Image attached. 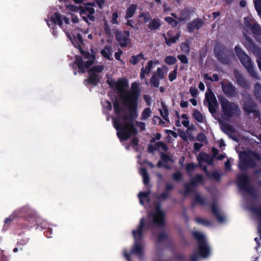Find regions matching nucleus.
<instances>
[{
    "label": "nucleus",
    "instance_id": "obj_1",
    "mask_svg": "<svg viewBox=\"0 0 261 261\" xmlns=\"http://www.w3.org/2000/svg\"><path fill=\"white\" fill-rule=\"evenodd\" d=\"M108 84L118 92L123 103L129 111L128 114L122 109L121 103L116 101L114 103L117 117L114 119V125L117 130V136L121 141L127 139L136 133L133 125V120L138 116L137 105L139 96V86L136 83L132 84L131 90L127 91L128 82L125 79L115 81L111 78L107 80Z\"/></svg>",
    "mask_w": 261,
    "mask_h": 261
},
{
    "label": "nucleus",
    "instance_id": "obj_2",
    "mask_svg": "<svg viewBox=\"0 0 261 261\" xmlns=\"http://www.w3.org/2000/svg\"><path fill=\"white\" fill-rule=\"evenodd\" d=\"M46 21L48 27L53 29L52 33L54 35H57L54 30L56 28V24H57L63 30L74 46L79 48L85 61H84L82 58L76 56L74 62L79 71L81 72H84L85 69H88L94 63L95 59V53L92 50H91V53H90L82 49L83 40L81 36L79 34H77L76 37H75V34L70 32L69 30L66 28V25L70 24L69 18L62 15L58 12H55L48 16V18L46 20Z\"/></svg>",
    "mask_w": 261,
    "mask_h": 261
},
{
    "label": "nucleus",
    "instance_id": "obj_3",
    "mask_svg": "<svg viewBox=\"0 0 261 261\" xmlns=\"http://www.w3.org/2000/svg\"><path fill=\"white\" fill-rule=\"evenodd\" d=\"M68 1L60 0V1L63 2L65 3V6L67 10L73 12H79L83 19L87 22H88L89 20H94L93 14L95 10L92 4H87L84 7H78L76 6L68 4L67 3Z\"/></svg>",
    "mask_w": 261,
    "mask_h": 261
},
{
    "label": "nucleus",
    "instance_id": "obj_4",
    "mask_svg": "<svg viewBox=\"0 0 261 261\" xmlns=\"http://www.w3.org/2000/svg\"><path fill=\"white\" fill-rule=\"evenodd\" d=\"M193 234L198 242V250L197 253H195L192 256L191 261H197L198 255L205 258L210 254L211 250L205 241V236L203 233L196 231L193 232Z\"/></svg>",
    "mask_w": 261,
    "mask_h": 261
},
{
    "label": "nucleus",
    "instance_id": "obj_5",
    "mask_svg": "<svg viewBox=\"0 0 261 261\" xmlns=\"http://www.w3.org/2000/svg\"><path fill=\"white\" fill-rule=\"evenodd\" d=\"M145 229L144 220L142 218L140 220V224L137 230L133 231V234L134 238L135 244L133 248L130 255H141L143 252V248L140 243V239L142 236L143 230Z\"/></svg>",
    "mask_w": 261,
    "mask_h": 261
},
{
    "label": "nucleus",
    "instance_id": "obj_6",
    "mask_svg": "<svg viewBox=\"0 0 261 261\" xmlns=\"http://www.w3.org/2000/svg\"><path fill=\"white\" fill-rule=\"evenodd\" d=\"M235 51L242 64L247 69L250 75L255 79H258L259 76L254 69L249 57L238 46H236Z\"/></svg>",
    "mask_w": 261,
    "mask_h": 261
},
{
    "label": "nucleus",
    "instance_id": "obj_7",
    "mask_svg": "<svg viewBox=\"0 0 261 261\" xmlns=\"http://www.w3.org/2000/svg\"><path fill=\"white\" fill-rule=\"evenodd\" d=\"M221 104L223 111L222 117L224 119H228L233 115L240 114V111L235 104L230 103L225 99L221 100Z\"/></svg>",
    "mask_w": 261,
    "mask_h": 261
},
{
    "label": "nucleus",
    "instance_id": "obj_8",
    "mask_svg": "<svg viewBox=\"0 0 261 261\" xmlns=\"http://www.w3.org/2000/svg\"><path fill=\"white\" fill-rule=\"evenodd\" d=\"M240 162L239 164L240 168L243 169L246 166H252L250 160L259 161L260 159L258 154L255 152L243 151L239 154Z\"/></svg>",
    "mask_w": 261,
    "mask_h": 261
},
{
    "label": "nucleus",
    "instance_id": "obj_9",
    "mask_svg": "<svg viewBox=\"0 0 261 261\" xmlns=\"http://www.w3.org/2000/svg\"><path fill=\"white\" fill-rule=\"evenodd\" d=\"M245 37L246 42L245 43V45L249 51H251L256 56L258 65L261 71V50L254 45L248 37Z\"/></svg>",
    "mask_w": 261,
    "mask_h": 261
},
{
    "label": "nucleus",
    "instance_id": "obj_10",
    "mask_svg": "<svg viewBox=\"0 0 261 261\" xmlns=\"http://www.w3.org/2000/svg\"><path fill=\"white\" fill-rule=\"evenodd\" d=\"M244 25L255 35H259L261 34V29L251 16H248L244 18Z\"/></svg>",
    "mask_w": 261,
    "mask_h": 261
},
{
    "label": "nucleus",
    "instance_id": "obj_11",
    "mask_svg": "<svg viewBox=\"0 0 261 261\" xmlns=\"http://www.w3.org/2000/svg\"><path fill=\"white\" fill-rule=\"evenodd\" d=\"M103 69V67L101 65H98L93 67L89 70V77L88 81L95 85L99 80V73Z\"/></svg>",
    "mask_w": 261,
    "mask_h": 261
},
{
    "label": "nucleus",
    "instance_id": "obj_12",
    "mask_svg": "<svg viewBox=\"0 0 261 261\" xmlns=\"http://www.w3.org/2000/svg\"><path fill=\"white\" fill-rule=\"evenodd\" d=\"M205 98L208 102L210 112L213 114H214L218 107L217 100L215 95L212 91H208L206 93Z\"/></svg>",
    "mask_w": 261,
    "mask_h": 261
},
{
    "label": "nucleus",
    "instance_id": "obj_13",
    "mask_svg": "<svg viewBox=\"0 0 261 261\" xmlns=\"http://www.w3.org/2000/svg\"><path fill=\"white\" fill-rule=\"evenodd\" d=\"M164 38L166 41V44L170 46L172 44L174 43L179 37V32L173 29L169 31L166 34L163 35Z\"/></svg>",
    "mask_w": 261,
    "mask_h": 261
},
{
    "label": "nucleus",
    "instance_id": "obj_14",
    "mask_svg": "<svg viewBox=\"0 0 261 261\" xmlns=\"http://www.w3.org/2000/svg\"><path fill=\"white\" fill-rule=\"evenodd\" d=\"M149 219L156 224H162L164 221V214L159 206H156L154 212L149 216Z\"/></svg>",
    "mask_w": 261,
    "mask_h": 261
},
{
    "label": "nucleus",
    "instance_id": "obj_15",
    "mask_svg": "<svg viewBox=\"0 0 261 261\" xmlns=\"http://www.w3.org/2000/svg\"><path fill=\"white\" fill-rule=\"evenodd\" d=\"M172 16L173 17H167L165 18V20L172 26H175L177 25L178 21H181L187 18V14L186 12H183L182 15L177 16L176 14L172 13Z\"/></svg>",
    "mask_w": 261,
    "mask_h": 261
},
{
    "label": "nucleus",
    "instance_id": "obj_16",
    "mask_svg": "<svg viewBox=\"0 0 261 261\" xmlns=\"http://www.w3.org/2000/svg\"><path fill=\"white\" fill-rule=\"evenodd\" d=\"M160 64V62L158 60L149 61L147 65L145 68H142L141 69V72L140 74V77L141 79L145 78V75L149 73L151 69L153 68V66Z\"/></svg>",
    "mask_w": 261,
    "mask_h": 261
},
{
    "label": "nucleus",
    "instance_id": "obj_17",
    "mask_svg": "<svg viewBox=\"0 0 261 261\" xmlns=\"http://www.w3.org/2000/svg\"><path fill=\"white\" fill-rule=\"evenodd\" d=\"M238 183L240 189L247 190L248 186V179L245 174L240 175L238 178Z\"/></svg>",
    "mask_w": 261,
    "mask_h": 261
},
{
    "label": "nucleus",
    "instance_id": "obj_18",
    "mask_svg": "<svg viewBox=\"0 0 261 261\" xmlns=\"http://www.w3.org/2000/svg\"><path fill=\"white\" fill-rule=\"evenodd\" d=\"M211 208L220 222L222 223L225 220V217L221 213L217 204H213Z\"/></svg>",
    "mask_w": 261,
    "mask_h": 261
},
{
    "label": "nucleus",
    "instance_id": "obj_19",
    "mask_svg": "<svg viewBox=\"0 0 261 261\" xmlns=\"http://www.w3.org/2000/svg\"><path fill=\"white\" fill-rule=\"evenodd\" d=\"M203 22L200 19H196L188 24V29L190 32L199 29L202 27Z\"/></svg>",
    "mask_w": 261,
    "mask_h": 261
},
{
    "label": "nucleus",
    "instance_id": "obj_20",
    "mask_svg": "<svg viewBox=\"0 0 261 261\" xmlns=\"http://www.w3.org/2000/svg\"><path fill=\"white\" fill-rule=\"evenodd\" d=\"M137 6L135 4L130 5L126 9L125 18L126 19L132 17L136 12Z\"/></svg>",
    "mask_w": 261,
    "mask_h": 261
},
{
    "label": "nucleus",
    "instance_id": "obj_21",
    "mask_svg": "<svg viewBox=\"0 0 261 261\" xmlns=\"http://www.w3.org/2000/svg\"><path fill=\"white\" fill-rule=\"evenodd\" d=\"M150 18L151 16L149 13L142 12L138 15V22L139 23H146L148 21Z\"/></svg>",
    "mask_w": 261,
    "mask_h": 261
},
{
    "label": "nucleus",
    "instance_id": "obj_22",
    "mask_svg": "<svg viewBox=\"0 0 261 261\" xmlns=\"http://www.w3.org/2000/svg\"><path fill=\"white\" fill-rule=\"evenodd\" d=\"M252 213L253 217L258 221V230L261 233V208L252 209Z\"/></svg>",
    "mask_w": 261,
    "mask_h": 261
},
{
    "label": "nucleus",
    "instance_id": "obj_23",
    "mask_svg": "<svg viewBox=\"0 0 261 261\" xmlns=\"http://www.w3.org/2000/svg\"><path fill=\"white\" fill-rule=\"evenodd\" d=\"M116 36L121 46H125L128 43V38L121 33H117Z\"/></svg>",
    "mask_w": 261,
    "mask_h": 261
},
{
    "label": "nucleus",
    "instance_id": "obj_24",
    "mask_svg": "<svg viewBox=\"0 0 261 261\" xmlns=\"http://www.w3.org/2000/svg\"><path fill=\"white\" fill-rule=\"evenodd\" d=\"M102 56L109 60L112 59V50L110 47L106 46L103 49H102L100 51Z\"/></svg>",
    "mask_w": 261,
    "mask_h": 261
},
{
    "label": "nucleus",
    "instance_id": "obj_25",
    "mask_svg": "<svg viewBox=\"0 0 261 261\" xmlns=\"http://www.w3.org/2000/svg\"><path fill=\"white\" fill-rule=\"evenodd\" d=\"M168 71V68L166 66H163L162 68H158L156 72L154 75H156V77L160 79H163L165 76V72L166 73Z\"/></svg>",
    "mask_w": 261,
    "mask_h": 261
},
{
    "label": "nucleus",
    "instance_id": "obj_26",
    "mask_svg": "<svg viewBox=\"0 0 261 261\" xmlns=\"http://www.w3.org/2000/svg\"><path fill=\"white\" fill-rule=\"evenodd\" d=\"M222 89L226 94L228 95H231L233 94L234 92V89L232 85L228 84L226 85L222 84Z\"/></svg>",
    "mask_w": 261,
    "mask_h": 261
},
{
    "label": "nucleus",
    "instance_id": "obj_27",
    "mask_svg": "<svg viewBox=\"0 0 261 261\" xmlns=\"http://www.w3.org/2000/svg\"><path fill=\"white\" fill-rule=\"evenodd\" d=\"M235 76L239 84L242 87H245L247 86V83L245 79L243 77L242 75L239 72L235 73Z\"/></svg>",
    "mask_w": 261,
    "mask_h": 261
},
{
    "label": "nucleus",
    "instance_id": "obj_28",
    "mask_svg": "<svg viewBox=\"0 0 261 261\" xmlns=\"http://www.w3.org/2000/svg\"><path fill=\"white\" fill-rule=\"evenodd\" d=\"M148 192H140L138 194L140 202L141 204H143L145 202L148 201Z\"/></svg>",
    "mask_w": 261,
    "mask_h": 261
},
{
    "label": "nucleus",
    "instance_id": "obj_29",
    "mask_svg": "<svg viewBox=\"0 0 261 261\" xmlns=\"http://www.w3.org/2000/svg\"><path fill=\"white\" fill-rule=\"evenodd\" d=\"M161 24L159 20L153 19L149 23L148 27L150 30H155L159 28Z\"/></svg>",
    "mask_w": 261,
    "mask_h": 261
},
{
    "label": "nucleus",
    "instance_id": "obj_30",
    "mask_svg": "<svg viewBox=\"0 0 261 261\" xmlns=\"http://www.w3.org/2000/svg\"><path fill=\"white\" fill-rule=\"evenodd\" d=\"M140 173L143 177L144 184L147 185L149 181V177L146 170L144 168H141Z\"/></svg>",
    "mask_w": 261,
    "mask_h": 261
},
{
    "label": "nucleus",
    "instance_id": "obj_31",
    "mask_svg": "<svg viewBox=\"0 0 261 261\" xmlns=\"http://www.w3.org/2000/svg\"><path fill=\"white\" fill-rule=\"evenodd\" d=\"M160 79L156 77V75H153L150 79V84L155 87H158L160 84Z\"/></svg>",
    "mask_w": 261,
    "mask_h": 261
},
{
    "label": "nucleus",
    "instance_id": "obj_32",
    "mask_svg": "<svg viewBox=\"0 0 261 261\" xmlns=\"http://www.w3.org/2000/svg\"><path fill=\"white\" fill-rule=\"evenodd\" d=\"M155 147L154 149H158L160 151H166L167 149V147L164 143L159 142L155 143Z\"/></svg>",
    "mask_w": 261,
    "mask_h": 261
},
{
    "label": "nucleus",
    "instance_id": "obj_33",
    "mask_svg": "<svg viewBox=\"0 0 261 261\" xmlns=\"http://www.w3.org/2000/svg\"><path fill=\"white\" fill-rule=\"evenodd\" d=\"M151 114V111L149 108H146L144 109L143 112H142V115H141V119L142 120H145L148 117H149Z\"/></svg>",
    "mask_w": 261,
    "mask_h": 261
},
{
    "label": "nucleus",
    "instance_id": "obj_34",
    "mask_svg": "<svg viewBox=\"0 0 261 261\" xmlns=\"http://www.w3.org/2000/svg\"><path fill=\"white\" fill-rule=\"evenodd\" d=\"M193 116L199 122H203L204 120L203 115L198 111H194Z\"/></svg>",
    "mask_w": 261,
    "mask_h": 261
},
{
    "label": "nucleus",
    "instance_id": "obj_35",
    "mask_svg": "<svg viewBox=\"0 0 261 261\" xmlns=\"http://www.w3.org/2000/svg\"><path fill=\"white\" fill-rule=\"evenodd\" d=\"M176 58L171 56H167L165 59V62L168 65H173L176 62Z\"/></svg>",
    "mask_w": 261,
    "mask_h": 261
},
{
    "label": "nucleus",
    "instance_id": "obj_36",
    "mask_svg": "<svg viewBox=\"0 0 261 261\" xmlns=\"http://www.w3.org/2000/svg\"><path fill=\"white\" fill-rule=\"evenodd\" d=\"M208 155L205 153H201L197 156V160L199 164L203 161H206L208 159Z\"/></svg>",
    "mask_w": 261,
    "mask_h": 261
},
{
    "label": "nucleus",
    "instance_id": "obj_37",
    "mask_svg": "<svg viewBox=\"0 0 261 261\" xmlns=\"http://www.w3.org/2000/svg\"><path fill=\"white\" fill-rule=\"evenodd\" d=\"M142 55H141V54H140V55L136 56H133L130 60V62L133 64L135 65V64H137L139 62V61L142 59Z\"/></svg>",
    "mask_w": 261,
    "mask_h": 261
},
{
    "label": "nucleus",
    "instance_id": "obj_38",
    "mask_svg": "<svg viewBox=\"0 0 261 261\" xmlns=\"http://www.w3.org/2000/svg\"><path fill=\"white\" fill-rule=\"evenodd\" d=\"M118 14L117 12H114L112 16L111 20V22L113 24H118L119 21H118Z\"/></svg>",
    "mask_w": 261,
    "mask_h": 261
},
{
    "label": "nucleus",
    "instance_id": "obj_39",
    "mask_svg": "<svg viewBox=\"0 0 261 261\" xmlns=\"http://www.w3.org/2000/svg\"><path fill=\"white\" fill-rule=\"evenodd\" d=\"M254 6L258 14L261 16V0H255Z\"/></svg>",
    "mask_w": 261,
    "mask_h": 261
},
{
    "label": "nucleus",
    "instance_id": "obj_40",
    "mask_svg": "<svg viewBox=\"0 0 261 261\" xmlns=\"http://www.w3.org/2000/svg\"><path fill=\"white\" fill-rule=\"evenodd\" d=\"M160 114L161 115V116L163 117V118L165 120H168V110L167 109L165 108V107H163L162 109H160Z\"/></svg>",
    "mask_w": 261,
    "mask_h": 261
},
{
    "label": "nucleus",
    "instance_id": "obj_41",
    "mask_svg": "<svg viewBox=\"0 0 261 261\" xmlns=\"http://www.w3.org/2000/svg\"><path fill=\"white\" fill-rule=\"evenodd\" d=\"M177 68L176 67V68L174 69V70L171 72L169 75V80L170 81H173L174 80H175L176 77V74H177Z\"/></svg>",
    "mask_w": 261,
    "mask_h": 261
},
{
    "label": "nucleus",
    "instance_id": "obj_42",
    "mask_svg": "<svg viewBox=\"0 0 261 261\" xmlns=\"http://www.w3.org/2000/svg\"><path fill=\"white\" fill-rule=\"evenodd\" d=\"M181 123L185 126L187 127L189 124V122L188 120V118L186 115H182L181 117Z\"/></svg>",
    "mask_w": 261,
    "mask_h": 261
},
{
    "label": "nucleus",
    "instance_id": "obj_43",
    "mask_svg": "<svg viewBox=\"0 0 261 261\" xmlns=\"http://www.w3.org/2000/svg\"><path fill=\"white\" fill-rule=\"evenodd\" d=\"M177 58L182 63L187 64L188 62V58L185 55H179Z\"/></svg>",
    "mask_w": 261,
    "mask_h": 261
},
{
    "label": "nucleus",
    "instance_id": "obj_44",
    "mask_svg": "<svg viewBox=\"0 0 261 261\" xmlns=\"http://www.w3.org/2000/svg\"><path fill=\"white\" fill-rule=\"evenodd\" d=\"M179 136L184 140L186 141L188 139H192V137L190 136H189L188 137L187 136V134L184 132H180L179 133Z\"/></svg>",
    "mask_w": 261,
    "mask_h": 261
},
{
    "label": "nucleus",
    "instance_id": "obj_45",
    "mask_svg": "<svg viewBox=\"0 0 261 261\" xmlns=\"http://www.w3.org/2000/svg\"><path fill=\"white\" fill-rule=\"evenodd\" d=\"M195 166L193 163H189L187 165L186 170L188 172H190L195 169Z\"/></svg>",
    "mask_w": 261,
    "mask_h": 261
},
{
    "label": "nucleus",
    "instance_id": "obj_46",
    "mask_svg": "<svg viewBox=\"0 0 261 261\" xmlns=\"http://www.w3.org/2000/svg\"><path fill=\"white\" fill-rule=\"evenodd\" d=\"M181 48L184 53H189V47L188 44L186 43L181 44Z\"/></svg>",
    "mask_w": 261,
    "mask_h": 261
},
{
    "label": "nucleus",
    "instance_id": "obj_47",
    "mask_svg": "<svg viewBox=\"0 0 261 261\" xmlns=\"http://www.w3.org/2000/svg\"><path fill=\"white\" fill-rule=\"evenodd\" d=\"M190 92L192 96L195 97L198 94L197 89L195 88L191 87L190 89Z\"/></svg>",
    "mask_w": 261,
    "mask_h": 261
},
{
    "label": "nucleus",
    "instance_id": "obj_48",
    "mask_svg": "<svg viewBox=\"0 0 261 261\" xmlns=\"http://www.w3.org/2000/svg\"><path fill=\"white\" fill-rule=\"evenodd\" d=\"M173 178L175 180H179L181 178V174L179 172H177L174 174Z\"/></svg>",
    "mask_w": 261,
    "mask_h": 261
},
{
    "label": "nucleus",
    "instance_id": "obj_49",
    "mask_svg": "<svg viewBox=\"0 0 261 261\" xmlns=\"http://www.w3.org/2000/svg\"><path fill=\"white\" fill-rule=\"evenodd\" d=\"M69 15L71 16V20L73 23H77L79 21V18L77 16L74 15V14L69 13Z\"/></svg>",
    "mask_w": 261,
    "mask_h": 261
},
{
    "label": "nucleus",
    "instance_id": "obj_50",
    "mask_svg": "<svg viewBox=\"0 0 261 261\" xmlns=\"http://www.w3.org/2000/svg\"><path fill=\"white\" fill-rule=\"evenodd\" d=\"M166 133L168 135H171L174 138H176L177 137V134L175 132H174L172 130H166Z\"/></svg>",
    "mask_w": 261,
    "mask_h": 261
},
{
    "label": "nucleus",
    "instance_id": "obj_51",
    "mask_svg": "<svg viewBox=\"0 0 261 261\" xmlns=\"http://www.w3.org/2000/svg\"><path fill=\"white\" fill-rule=\"evenodd\" d=\"M137 126L140 128L141 130H143L145 129V123L141 122H137Z\"/></svg>",
    "mask_w": 261,
    "mask_h": 261
},
{
    "label": "nucleus",
    "instance_id": "obj_52",
    "mask_svg": "<svg viewBox=\"0 0 261 261\" xmlns=\"http://www.w3.org/2000/svg\"><path fill=\"white\" fill-rule=\"evenodd\" d=\"M196 221L198 223L203 224L204 225H207V223L205 220L202 218H198L196 219Z\"/></svg>",
    "mask_w": 261,
    "mask_h": 261
},
{
    "label": "nucleus",
    "instance_id": "obj_53",
    "mask_svg": "<svg viewBox=\"0 0 261 261\" xmlns=\"http://www.w3.org/2000/svg\"><path fill=\"white\" fill-rule=\"evenodd\" d=\"M197 140L200 141H204L205 140V136L203 134H199L197 136Z\"/></svg>",
    "mask_w": 261,
    "mask_h": 261
},
{
    "label": "nucleus",
    "instance_id": "obj_54",
    "mask_svg": "<svg viewBox=\"0 0 261 261\" xmlns=\"http://www.w3.org/2000/svg\"><path fill=\"white\" fill-rule=\"evenodd\" d=\"M162 159L166 162H168L170 160V158L166 154H162Z\"/></svg>",
    "mask_w": 261,
    "mask_h": 261
},
{
    "label": "nucleus",
    "instance_id": "obj_55",
    "mask_svg": "<svg viewBox=\"0 0 261 261\" xmlns=\"http://www.w3.org/2000/svg\"><path fill=\"white\" fill-rule=\"evenodd\" d=\"M122 52L121 50H119L115 54V58L118 60H120V56L122 55Z\"/></svg>",
    "mask_w": 261,
    "mask_h": 261
},
{
    "label": "nucleus",
    "instance_id": "obj_56",
    "mask_svg": "<svg viewBox=\"0 0 261 261\" xmlns=\"http://www.w3.org/2000/svg\"><path fill=\"white\" fill-rule=\"evenodd\" d=\"M104 107L107 108L108 110H111L112 108L111 103L107 101L104 105Z\"/></svg>",
    "mask_w": 261,
    "mask_h": 261
},
{
    "label": "nucleus",
    "instance_id": "obj_57",
    "mask_svg": "<svg viewBox=\"0 0 261 261\" xmlns=\"http://www.w3.org/2000/svg\"><path fill=\"white\" fill-rule=\"evenodd\" d=\"M202 144L199 143H196L194 144V148L196 150H198L201 147Z\"/></svg>",
    "mask_w": 261,
    "mask_h": 261
},
{
    "label": "nucleus",
    "instance_id": "obj_58",
    "mask_svg": "<svg viewBox=\"0 0 261 261\" xmlns=\"http://www.w3.org/2000/svg\"><path fill=\"white\" fill-rule=\"evenodd\" d=\"M127 20V22L126 23V25H128L129 27H134V25H133L134 21H133V20H132V19H128Z\"/></svg>",
    "mask_w": 261,
    "mask_h": 261
},
{
    "label": "nucleus",
    "instance_id": "obj_59",
    "mask_svg": "<svg viewBox=\"0 0 261 261\" xmlns=\"http://www.w3.org/2000/svg\"><path fill=\"white\" fill-rule=\"evenodd\" d=\"M153 120L155 123H156L157 121L159 122V123L161 124L162 123V121H161V119L159 117H154L153 118Z\"/></svg>",
    "mask_w": 261,
    "mask_h": 261
},
{
    "label": "nucleus",
    "instance_id": "obj_60",
    "mask_svg": "<svg viewBox=\"0 0 261 261\" xmlns=\"http://www.w3.org/2000/svg\"><path fill=\"white\" fill-rule=\"evenodd\" d=\"M247 5V3L244 0H241L240 2V6L242 7H246Z\"/></svg>",
    "mask_w": 261,
    "mask_h": 261
},
{
    "label": "nucleus",
    "instance_id": "obj_61",
    "mask_svg": "<svg viewBox=\"0 0 261 261\" xmlns=\"http://www.w3.org/2000/svg\"><path fill=\"white\" fill-rule=\"evenodd\" d=\"M212 78V81H217L219 80V76L216 74H214Z\"/></svg>",
    "mask_w": 261,
    "mask_h": 261
},
{
    "label": "nucleus",
    "instance_id": "obj_62",
    "mask_svg": "<svg viewBox=\"0 0 261 261\" xmlns=\"http://www.w3.org/2000/svg\"><path fill=\"white\" fill-rule=\"evenodd\" d=\"M199 88L200 90H202V91H204V89H205V86H204V85L203 83L202 82H200L199 84Z\"/></svg>",
    "mask_w": 261,
    "mask_h": 261
},
{
    "label": "nucleus",
    "instance_id": "obj_63",
    "mask_svg": "<svg viewBox=\"0 0 261 261\" xmlns=\"http://www.w3.org/2000/svg\"><path fill=\"white\" fill-rule=\"evenodd\" d=\"M188 102L187 101H181L180 103V106L182 108H186L188 106Z\"/></svg>",
    "mask_w": 261,
    "mask_h": 261
},
{
    "label": "nucleus",
    "instance_id": "obj_64",
    "mask_svg": "<svg viewBox=\"0 0 261 261\" xmlns=\"http://www.w3.org/2000/svg\"><path fill=\"white\" fill-rule=\"evenodd\" d=\"M190 101L193 106H195L197 105V101L195 99L192 98L190 100Z\"/></svg>",
    "mask_w": 261,
    "mask_h": 261
}]
</instances>
